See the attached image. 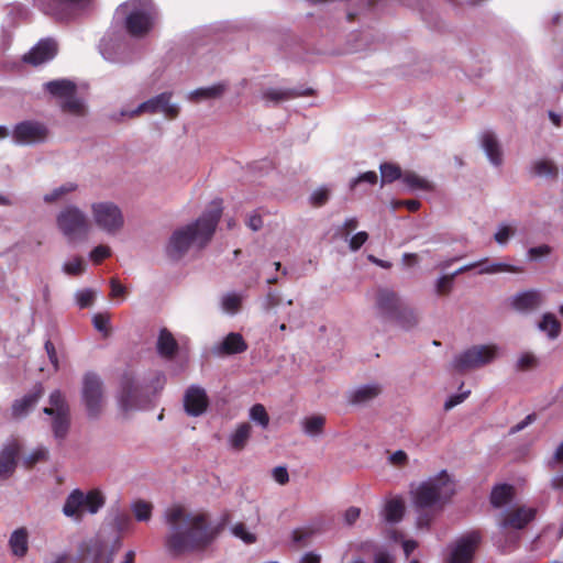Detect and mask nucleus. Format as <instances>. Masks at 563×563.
Returning a JSON list of instances; mask_svg holds the SVG:
<instances>
[{"label": "nucleus", "instance_id": "58", "mask_svg": "<svg viewBox=\"0 0 563 563\" xmlns=\"http://www.w3.org/2000/svg\"><path fill=\"white\" fill-rule=\"evenodd\" d=\"M453 276L444 275L441 276L435 284V289L439 295H446L451 291L453 286Z\"/></svg>", "mask_w": 563, "mask_h": 563}, {"label": "nucleus", "instance_id": "64", "mask_svg": "<svg viewBox=\"0 0 563 563\" xmlns=\"http://www.w3.org/2000/svg\"><path fill=\"white\" fill-rule=\"evenodd\" d=\"M273 478L280 485L289 482V474L285 466H276L273 468Z\"/></svg>", "mask_w": 563, "mask_h": 563}, {"label": "nucleus", "instance_id": "16", "mask_svg": "<svg viewBox=\"0 0 563 563\" xmlns=\"http://www.w3.org/2000/svg\"><path fill=\"white\" fill-rule=\"evenodd\" d=\"M481 542L478 531H471L459 539L452 548L449 563H471Z\"/></svg>", "mask_w": 563, "mask_h": 563}, {"label": "nucleus", "instance_id": "30", "mask_svg": "<svg viewBox=\"0 0 563 563\" xmlns=\"http://www.w3.org/2000/svg\"><path fill=\"white\" fill-rule=\"evenodd\" d=\"M311 93H312L311 89H307L305 92H300L297 89L269 88L263 92V99L277 104L283 101L295 99L302 95H311Z\"/></svg>", "mask_w": 563, "mask_h": 563}, {"label": "nucleus", "instance_id": "47", "mask_svg": "<svg viewBox=\"0 0 563 563\" xmlns=\"http://www.w3.org/2000/svg\"><path fill=\"white\" fill-rule=\"evenodd\" d=\"M517 228L507 223H500L494 234V240L499 245H506L508 241L516 234Z\"/></svg>", "mask_w": 563, "mask_h": 563}, {"label": "nucleus", "instance_id": "33", "mask_svg": "<svg viewBox=\"0 0 563 563\" xmlns=\"http://www.w3.org/2000/svg\"><path fill=\"white\" fill-rule=\"evenodd\" d=\"M530 170L533 176L555 179L559 174L556 164L548 158H540L532 162Z\"/></svg>", "mask_w": 563, "mask_h": 563}, {"label": "nucleus", "instance_id": "38", "mask_svg": "<svg viewBox=\"0 0 563 563\" xmlns=\"http://www.w3.org/2000/svg\"><path fill=\"white\" fill-rule=\"evenodd\" d=\"M483 265H478L479 274H496L501 272H509V273H522L523 268L519 266H514L510 264L501 263V262H495V263H488V260L485 258Z\"/></svg>", "mask_w": 563, "mask_h": 563}, {"label": "nucleus", "instance_id": "6", "mask_svg": "<svg viewBox=\"0 0 563 563\" xmlns=\"http://www.w3.org/2000/svg\"><path fill=\"white\" fill-rule=\"evenodd\" d=\"M44 89L53 98L64 113L85 117L88 112L85 101L77 97V85L70 79H55L44 84Z\"/></svg>", "mask_w": 563, "mask_h": 563}, {"label": "nucleus", "instance_id": "2", "mask_svg": "<svg viewBox=\"0 0 563 563\" xmlns=\"http://www.w3.org/2000/svg\"><path fill=\"white\" fill-rule=\"evenodd\" d=\"M222 210V201L213 200L196 221L174 230L165 245L166 256L179 261L190 247L203 249L214 234Z\"/></svg>", "mask_w": 563, "mask_h": 563}, {"label": "nucleus", "instance_id": "19", "mask_svg": "<svg viewBox=\"0 0 563 563\" xmlns=\"http://www.w3.org/2000/svg\"><path fill=\"white\" fill-rule=\"evenodd\" d=\"M208 397L203 388L190 386L184 396V408L187 415L198 417L202 415L208 407Z\"/></svg>", "mask_w": 563, "mask_h": 563}, {"label": "nucleus", "instance_id": "62", "mask_svg": "<svg viewBox=\"0 0 563 563\" xmlns=\"http://www.w3.org/2000/svg\"><path fill=\"white\" fill-rule=\"evenodd\" d=\"M470 395V390L464 391L462 394L452 395L448 398V400L444 402V410L449 411L459 404L463 402Z\"/></svg>", "mask_w": 563, "mask_h": 563}, {"label": "nucleus", "instance_id": "51", "mask_svg": "<svg viewBox=\"0 0 563 563\" xmlns=\"http://www.w3.org/2000/svg\"><path fill=\"white\" fill-rule=\"evenodd\" d=\"M96 292L92 289H82L78 290L75 294L76 302L79 306V308H87L90 307L95 301Z\"/></svg>", "mask_w": 563, "mask_h": 563}, {"label": "nucleus", "instance_id": "13", "mask_svg": "<svg viewBox=\"0 0 563 563\" xmlns=\"http://www.w3.org/2000/svg\"><path fill=\"white\" fill-rule=\"evenodd\" d=\"M102 57L111 63L125 64L132 60L131 49L121 33L110 31L104 34L99 44Z\"/></svg>", "mask_w": 563, "mask_h": 563}, {"label": "nucleus", "instance_id": "46", "mask_svg": "<svg viewBox=\"0 0 563 563\" xmlns=\"http://www.w3.org/2000/svg\"><path fill=\"white\" fill-rule=\"evenodd\" d=\"M242 303V297L235 292H229L221 299L222 309L231 314L236 313Z\"/></svg>", "mask_w": 563, "mask_h": 563}, {"label": "nucleus", "instance_id": "4", "mask_svg": "<svg viewBox=\"0 0 563 563\" xmlns=\"http://www.w3.org/2000/svg\"><path fill=\"white\" fill-rule=\"evenodd\" d=\"M115 15L123 19L131 36L143 37L153 29L157 12L152 0H129L118 7Z\"/></svg>", "mask_w": 563, "mask_h": 563}, {"label": "nucleus", "instance_id": "15", "mask_svg": "<svg viewBox=\"0 0 563 563\" xmlns=\"http://www.w3.org/2000/svg\"><path fill=\"white\" fill-rule=\"evenodd\" d=\"M404 303L400 296L389 288H378L375 292L374 308L378 318L390 322Z\"/></svg>", "mask_w": 563, "mask_h": 563}, {"label": "nucleus", "instance_id": "37", "mask_svg": "<svg viewBox=\"0 0 563 563\" xmlns=\"http://www.w3.org/2000/svg\"><path fill=\"white\" fill-rule=\"evenodd\" d=\"M302 430L310 437H318L323 433L325 418L321 415L307 417L302 420Z\"/></svg>", "mask_w": 563, "mask_h": 563}, {"label": "nucleus", "instance_id": "54", "mask_svg": "<svg viewBox=\"0 0 563 563\" xmlns=\"http://www.w3.org/2000/svg\"><path fill=\"white\" fill-rule=\"evenodd\" d=\"M330 197V190L325 187L318 188L310 196V203L313 207H322L325 205Z\"/></svg>", "mask_w": 563, "mask_h": 563}, {"label": "nucleus", "instance_id": "63", "mask_svg": "<svg viewBox=\"0 0 563 563\" xmlns=\"http://www.w3.org/2000/svg\"><path fill=\"white\" fill-rule=\"evenodd\" d=\"M368 234L365 231L357 232L350 239L349 246L352 251H357L367 241Z\"/></svg>", "mask_w": 563, "mask_h": 563}, {"label": "nucleus", "instance_id": "44", "mask_svg": "<svg viewBox=\"0 0 563 563\" xmlns=\"http://www.w3.org/2000/svg\"><path fill=\"white\" fill-rule=\"evenodd\" d=\"M131 509L137 521H148L152 517L153 505L145 500H136L132 504Z\"/></svg>", "mask_w": 563, "mask_h": 563}, {"label": "nucleus", "instance_id": "49", "mask_svg": "<svg viewBox=\"0 0 563 563\" xmlns=\"http://www.w3.org/2000/svg\"><path fill=\"white\" fill-rule=\"evenodd\" d=\"M86 271V263L84 258L76 256L73 260L65 262L63 272L70 276H79Z\"/></svg>", "mask_w": 563, "mask_h": 563}, {"label": "nucleus", "instance_id": "53", "mask_svg": "<svg viewBox=\"0 0 563 563\" xmlns=\"http://www.w3.org/2000/svg\"><path fill=\"white\" fill-rule=\"evenodd\" d=\"M232 533L243 540L246 544H252L256 541L254 533L249 532L244 523H236L232 527Z\"/></svg>", "mask_w": 563, "mask_h": 563}, {"label": "nucleus", "instance_id": "32", "mask_svg": "<svg viewBox=\"0 0 563 563\" xmlns=\"http://www.w3.org/2000/svg\"><path fill=\"white\" fill-rule=\"evenodd\" d=\"M227 84L219 82L210 87L198 88L191 91L188 96V99L190 101H200L203 99H218L227 91Z\"/></svg>", "mask_w": 563, "mask_h": 563}, {"label": "nucleus", "instance_id": "14", "mask_svg": "<svg viewBox=\"0 0 563 563\" xmlns=\"http://www.w3.org/2000/svg\"><path fill=\"white\" fill-rule=\"evenodd\" d=\"M12 140L19 145H34L44 143L49 136V129L43 122L25 120L14 125Z\"/></svg>", "mask_w": 563, "mask_h": 563}, {"label": "nucleus", "instance_id": "3", "mask_svg": "<svg viewBox=\"0 0 563 563\" xmlns=\"http://www.w3.org/2000/svg\"><path fill=\"white\" fill-rule=\"evenodd\" d=\"M455 493V483L446 471L421 482L412 492L417 527L428 529Z\"/></svg>", "mask_w": 563, "mask_h": 563}, {"label": "nucleus", "instance_id": "34", "mask_svg": "<svg viewBox=\"0 0 563 563\" xmlns=\"http://www.w3.org/2000/svg\"><path fill=\"white\" fill-rule=\"evenodd\" d=\"M404 512V501L400 498H391L386 501L382 515L387 522L397 523L402 519Z\"/></svg>", "mask_w": 563, "mask_h": 563}, {"label": "nucleus", "instance_id": "48", "mask_svg": "<svg viewBox=\"0 0 563 563\" xmlns=\"http://www.w3.org/2000/svg\"><path fill=\"white\" fill-rule=\"evenodd\" d=\"M48 456V450L44 446H38L23 459V465L27 468H31L38 462L47 461Z\"/></svg>", "mask_w": 563, "mask_h": 563}, {"label": "nucleus", "instance_id": "12", "mask_svg": "<svg viewBox=\"0 0 563 563\" xmlns=\"http://www.w3.org/2000/svg\"><path fill=\"white\" fill-rule=\"evenodd\" d=\"M91 213L97 227L108 234H115L123 228L122 211L113 202L92 203Z\"/></svg>", "mask_w": 563, "mask_h": 563}, {"label": "nucleus", "instance_id": "55", "mask_svg": "<svg viewBox=\"0 0 563 563\" xmlns=\"http://www.w3.org/2000/svg\"><path fill=\"white\" fill-rule=\"evenodd\" d=\"M280 302H282L280 295L277 291L269 289L265 296L263 303H262V308L264 311L269 312L271 310H273L274 308L279 306Z\"/></svg>", "mask_w": 563, "mask_h": 563}, {"label": "nucleus", "instance_id": "25", "mask_svg": "<svg viewBox=\"0 0 563 563\" xmlns=\"http://www.w3.org/2000/svg\"><path fill=\"white\" fill-rule=\"evenodd\" d=\"M383 391L378 383H371L358 386L349 393L347 400L352 405H365L377 398Z\"/></svg>", "mask_w": 563, "mask_h": 563}, {"label": "nucleus", "instance_id": "43", "mask_svg": "<svg viewBox=\"0 0 563 563\" xmlns=\"http://www.w3.org/2000/svg\"><path fill=\"white\" fill-rule=\"evenodd\" d=\"M538 366L539 358L531 352H523L518 356L515 368L518 372H527L534 369Z\"/></svg>", "mask_w": 563, "mask_h": 563}, {"label": "nucleus", "instance_id": "60", "mask_svg": "<svg viewBox=\"0 0 563 563\" xmlns=\"http://www.w3.org/2000/svg\"><path fill=\"white\" fill-rule=\"evenodd\" d=\"M111 255V249L107 245H98L90 252V258L99 264L103 258Z\"/></svg>", "mask_w": 563, "mask_h": 563}, {"label": "nucleus", "instance_id": "39", "mask_svg": "<svg viewBox=\"0 0 563 563\" xmlns=\"http://www.w3.org/2000/svg\"><path fill=\"white\" fill-rule=\"evenodd\" d=\"M251 426L247 422L241 423L230 437V444L234 450L244 449L251 435Z\"/></svg>", "mask_w": 563, "mask_h": 563}, {"label": "nucleus", "instance_id": "28", "mask_svg": "<svg viewBox=\"0 0 563 563\" xmlns=\"http://www.w3.org/2000/svg\"><path fill=\"white\" fill-rule=\"evenodd\" d=\"M541 303L542 296L538 290L522 291L512 298V306L516 310L519 311L537 309Z\"/></svg>", "mask_w": 563, "mask_h": 563}, {"label": "nucleus", "instance_id": "45", "mask_svg": "<svg viewBox=\"0 0 563 563\" xmlns=\"http://www.w3.org/2000/svg\"><path fill=\"white\" fill-rule=\"evenodd\" d=\"M77 189V185L75 183H66L55 189H53L51 192L46 194L43 197V200L46 203L55 202L59 199H62L65 195L70 194Z\"/></svg>", "mask_w": 563, "mask_h": 563}, {"label": "nucleus", "instance_id": "27", "mask_svg": "<svg viewBox=\"0 0 563 563\" xmlns=\"http://www.w3.org/2000/svg\"><path fill=\"white\" fill-rule=\"evenodd\" d=\"M419 321L420 316L418 311L404 301L390 322H394L401 329L411 330L419 324Z\"/></svg>", "mask_w": 563, "mask_h": 563}, {"label": "nucleus", "instance_id": "22", "mask_svg": "<svg viewBox=\"0 0 563 563\" xmlns=\"http://www.w3.org/2000/svg\"><path fill=\"white\" fill-rule=\"evenodd\" d=\"M536 515V510L533 508L520 507L514 510L505 511L503 514V519L500 520V529H515L520 530L525 528Z\"/></svg>", "mask_w": 563, "mask_h": 563}, {"label": "nucleus", "instance_id": "9", "mask_svg": "<svg viewBox=\"0 0 563 563\" xmlns=\"http://www.w3.org/2000/svg\"><path fill=\"white\" fill-rule=\"evenodd\" d=\"M81 401L89 419L97 420L101 417L106 397L103 382L98 374L88 372L82 376Z\"/></svg>", "mask_w": 563, "mask_h": 563}, {"label": "nucleus", "instance_id": "35", "mask_svg": "<svg viewBox=\"0 0 563 563\" xmlns=\"http://www.w3.org/2000/svg\"><path fill=\"white\" fill-rule=\"evenodd\" d=\"M52 417L51 428L56 440L63 441L69 431L70 412L48 415Z\"/></svg>", "mask_w": 563, "mask_h": 563}, {"label": "nucleus", "instance_id": "18", "mask_svg": "<svg viewBox=\"0 0 563 563\" xmlns=\"http://www.w3.org/2000/svg\"><path fill=\"white\" fill-rule=\"evenodd\" d=\"M43 396V385L41 383L35 384L29 393L12 402L10 412L11 419H24L35 408Z\"/></svg>", "mask_w": 563, "mask_h": 563}, {"label": "nucleus", "instance_id": "21", "mask_svg": "<svg viewBox=\"0 0 563 563\" xmlns=\"http://www.w3.org/2000/svg\"><path fill=\"white\" fill-rule=\"evenodd\" d=\"M249 345L241 333L230 332L221 342L213 345L211 352L217 356H229L244 353Z\"/></svg>", "mask_w": 563, "mask_h": 563}, {"label": "nucleus", "instance_id": "50", "mask_svg": "<svg viewBox=\"0 0 563 563\" xmlns=\"http://www.w3.org/2000/svg\"><path fill=\"white\" fill-rule=\"evenodd\" d=\"M250 418L258 423L262 428H267L269 424V417L265 407L261 404L254 405L250 410Z\"/></svg>", "mask_w": 563, "mask_h": 563}, {"label": "nucleus", "instance_id": "61", "mask_svg": "<svg viewBox=\"0 0 563 563\" xmlns=\"http://www.w3.org/2000/svg\"><path fill=\"white\" fill-rule=\"evenodd\" d=\"M563 465V442L556 448L553 456L548 462L550 471L555 472L559 465Z\"/></svg>", "mask_w": 563, "mask_h": 563}, {"label": "nucleus", "instance_id": "10", "mask_svg": "<svg viewBox=\"0 0 563 563\" xmlns=\"http://www.w3.org/2000/svg\"><path fill=\"white\" fill-rule=\"evenodd\" d=\"M147 401L143 386L134 375L125 373L120 379V390L118 394V404L120 409L128 413L130 411L142 409Z\"/></svg>", "mask_w": 563, "mask_h": 563}, {"label": "nucleus", "instance_id": "5", "mask_svg": "<svg viewBox=\"0 0 563 563\" xmlns=\"http://www.w3.org/2000/svg\"><path fill=\"white\" fill-rule=\"evenodd\" d=\"M106 504V497L99 489H90L87 493L76 488L66 497L62 512L74 522H81L86 512L96 515Z\"/></svg>", "mask_w": 563, "mask_h": 563}, {"label": "nucleus", "instance_id": "24", "mask_svg": "<svg viewBox=\"0 0 563 563\" xmlns=\"http://www.w3.org/2000/svg\"><path fill=\"white\" fill-rule=\"evenodd\" d=\"M479 141L481 146L490 164L496 167L501 166L504 162V152L501 144L495 133L492 131H485L481 134Z\"/></svg>", "mask_w": 563, "mask_h": 563}, {"label": "nucleus", "instance_id": "20", "mask_svg": "<svg viewBox=\"0 0 563 563\" xmlns=\"http://www.w3.org/2000/svg\"><path fill=\"white\" fill-rule=\"evenodd\" d=\"M57 43L52 38L41 40L26 55L23 60L34 66L44 64L57 54Z\"/></svg>", "mask_w": 563, "mask_h": 563}, {"label": "nucleus", "instance_id": "52", "mask_svg": "<svg viewBox=\"0 0 563 563\" xmlns=\"http://www.w3.org/2000/svg\"><path fill=\"white\" fill-rule=\"evenodd\" d=\"M93 327L103 334V336H108L110 334V318L104 313H97L92 317Z\"/></svg>", "mask_w": 563, "mask_h": 563}, {"label": "nucleus", "instance_id": "31", "mask_svg": "<svg viewBox=\"0 0 563 563\" xmlns=\"http://www.w3.org/2000/svg\"><path fill=\"white\" fill-rule=\"evenodd\" d=\"M48 404L49 406L43 408V413L45 415L70 412L66 396L59 389H55L49 394Z\"/></svg>", "mask_w": 563, "mask_h": 563}, {"label": "nucleus", "instance_id": "7", "mask_svg": "<svg viewBox=\"0 0 563 563\" xmlns=\"http://www.w3.org/2000/svg\"><path fill=\"white\" fill-rule=\"evenodd\" d=\"M498 355L499 347L496 344L473 345L456 354L451 366L457 373H466L493 363Z\"/></svg>", "mask_w": 563, "mask_h": 563}, {"label": "nucleus", "instance_id": "26", "mask_svg": "<svg viewBox=\"0 0 563 563\" xmlns=\"http://www.w3.org/2000/svg\"><path fill=\"white\" fill-rule=\"evenodd\" d=\"M157 353L167 360H172L178 352V342L174 338L173 333L166 328L161 329L157 342Z\"/></svg>", "mask_w": 563, "mask_h": 563}, {"label": "nucleus", "instance_id": "40", "mask_svg": "<svg viewBox=\"0 0 563 563\" xmlns=\"http://www.w3.org/2000/svg\"><path fill=\"white\" fill-rule=\"evenodd\" d=\"M512 495V487L507 484L497 485L490 494V503L494 507L500 508L506 505Z\"/></svg>", "mask_w": 563, "mask_h": 563}, {"label": "nucleus", "instance_id": "23", "mask_svg": "<svg viewBox=\"0 0 563 563\" xmlns=\"http://www.w3.org/2000/svg\"><path fill=\"white\" fill-rule=\"evenodd\" d=\"M20 454V444L13 440L3 445L0 453V481L7 479L14 473Z\"/></svg>", "mask_w": 563, "mask_h": 563}, {"label": "nucleus", "instance_id": "29", "mask_svg": "<svg viewBox=\"0 0 563 563\" xmlns=\"http://www.w3.org/2000/svg\"><path fill=\"white\" fill-rule=\"evenodd\" d=\"M9 548L14 556L24 558L29 551V532L26 528L15 529L9 538Z\"/></svg>", "mask_w": 563, "mask_h": 563}, {"label": "nucleus", "instance_id": "57", "mask_svg": "<svg viewBox=\"0 0 563 563\" xmlns=\"http://www.w3.org/2000/svg\"><path fill=\"white\" fill-rule=\"evenodd\" d=\"M377 174L375 172H366L361 174L358 177L354 178L350 183V189L354 190L356 186L361 183H367L369 185H374L377 183Z\"/></svg>", "mask_w": 563, "mask_h": 563}, {"label": "nucleus", "instance_id": "17", "mask_svg": "<svg viewBox=\"0 0 563 563\" xmlns=\"http://www.w3.org/2000/svg\"><path fill=\"white\" fill-rule=\"evenodd\" d=\"M92 0H46L43 10L58 20L71 18L77 11L90 5Z\"/></svg>", "mask_w": 563, "mask_h": 563}, {"label": "nucleus", "instance_id": "59", "mask_svg": "<svg viewBox=\"0 0 563 563\" xmlns=\"http://www.w3.org/2000/svg\"><path fill=\"white\" fill-rule=\"evenodd\" d=\"M518 533H509L505 538L495 537V544L500 549L501 552H507L510 544H514L518 541Z\"/></svg>", "mask_w": 563, "mask_h": 563}, {"label": "nucleus", "instance_id": "41", "mask_svg": "<svg viewBox=\"0 0 563 563\" xmlns=\"http://www.w3.org/2000/svg\"><path fill=\"white\" fill-rule=\"evenodd\" d=\"M382 180L380 186L393 183L402 177L401 169L398 165L391 163H383L379 166Z\"/></svg>", "mask_w": 563, "mask_h": 563}, {"label": "nucleus", "instance_id": "56", "mask_svg": "<svg viewBox=\"0 0 563 563\" xmlns=\"http://www.w3.org/2000/svg\"><path fill=\"white\" fill-rule=\"evenodd\" d=\"M312 536L311 529H296L292 531V541L300 547H306Z\"/></svg>", "mask_w": 563, "mask_h": 563}, {"label": "nucleus", "instance_id": "1", "mask_svg": "<svg viewBox=\"0 0 563 563\" xmlns=\"http://www.w3.org/2000/svg\"><path fill=\"white\" fill-rule=\"evenodd\" d=\"M168 533L165 544L173 555L199 551L213 542L218 534L206 514L189 512L180 506H173L165 511Z\"/></svg>", "mask_w": 563, "mask_h": 563}, {"label": "nucleus", "instance_id": "8", "mask_svg": "<svg viewBox=\"0 0 563 563\" xmlns=\"http://www.w3.org/2000/svg\"><path fill=\"white\" fill-rule=\"evenodd\" d=\"M56 227L65 239L73 243L86 239L90 223L86 213L71 205L63 208L57 213Z\"/></svg>", "mask_w": 563, "mask_h": 563}, {"label": "nucleus", "instance_id": "11", "mask_svg": "<svg viewBox=\"0 0 563 563\" xmlns=\"http://www.w3.org/2000/svg\"><path fill=\"white\" fill-rule=\"evenodd\" d=\"M173 93L165 91L162 92L144 102L139 104L137 108H135L132 111H121V117H130L134 118L142 113H150V114H156V113H163L167 119H176L179 114V107L176 103H172Z\"/></svg>", "mask_w": 563, "mask_h": 563}, {"label": "nucleus", "instance_id": "36", "mask_svg": "<svg viewBox=\"0 0 563 563\" xmlns=\"http://www.w3.org/2000/svg\"><path fill=\"white\" fill-rule=\"evenodd\" d=\"M540 331L545 332L551 340L556 339L561 333V323L553 313H544L538 324Z\"/></svg>", "mask_w": 563, "mask_h": 563}, {"label": "nucleus", "instance_id": "42", "mask_svg": "<svg viewBox=\"0 0 563 563\" xmlns=\"http://www.w3.org/2000/svg\"><path fill=\"white\" fill-rule=\"evenodd\" d=\"M402 183L406 184L410 189H420V190H431L432 186L431 184L417 175L413 172H406L402 174Z\"/></svg>", "mask_w": 563, "mask_h": 563}]
</instances>
